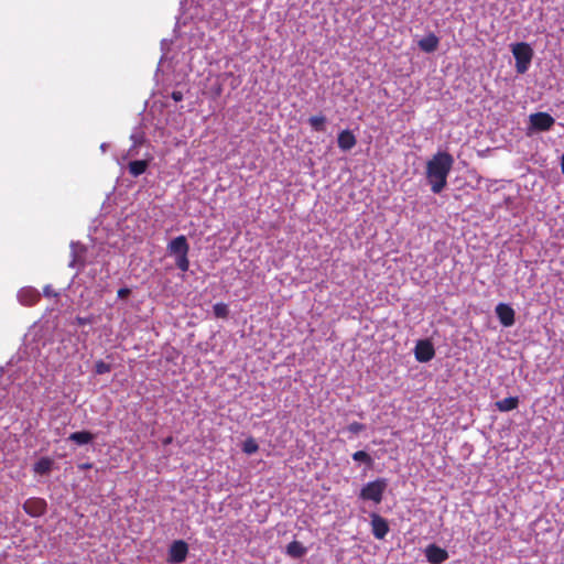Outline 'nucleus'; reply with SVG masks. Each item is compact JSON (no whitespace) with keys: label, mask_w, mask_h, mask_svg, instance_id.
I'll return each instance as SVG.
<instances>
[{"label":"nucleus","mask_w":564,"mask_h":564,"mask_svg":"<svg viewBox=\"0 0 564 564\" xmlns=\"http://www.w3.org/2000/svg\"><path fill=\"white\" fill-rule=\"evenodd\" d=\"M454 164L453 156L447 152H437L426 163V178L434 194L441 193L447 185Z\"/></svg>","instance_id":"obj_1"},{"label":"nucleus","mask_w":564,"mask_h":564,"mask_svg":"<svg viewBox=\"0 0 564 564\" xmlns=\"http://www.w3.org/2000/svg\"><path fill=\"white\" fill-rule=\"evenodd\" d=\"M189 245L185 236L181 235L172 239L167 245V252L174 257L176 267L186 272L189 269Z\"/></svg>","instance_id":"obj_2"},{"label":"nucleus","mask_w":564,"mask_h":564,"mask_svg":"<svg viewBox=\"0 0 564 564\" xmlns=\"http://www.w3.org/2000/svg\"><path fill=\"white\" fill-rule=\"evenodd\" d=\"M516 59V69L519 74H524L531 64L533 57L532 47L524 42L516 43L511 47Z\"/></svg>","instance_id":"obj_3"},{"label":"nucleus","mask_w":564,"mask_h":564,"mask_svg":"<svg viewBox=\"0 0 564 564\" xmlns=\"http://www.w3.org/2000/svg\"><path fill=\"white\" fill-rule=\"evenodd\" d=\"M387 486L388 481L384 478H378L373 481H370L361 488L360 498L364 500L373 501L375 503H380Z\"/></svg>","instance_id":"obj_4"},{"label":"nucleus","mask_w":564,"mask_h":564,"mask_svg":"<svg viewBox=\"0 0 564 564\" xmlns=\"http://www.w3.org/2000/svg\"><path fill=\"white\" fill-rule=\"evenodd\" d=\"M531 131H547L552 128L555 120L547 112H536L529 117Z\"/></svg>","instance_id":"obj_5"},{"label":"nucleus","mask_w":564,"mask_h":564,"mask_svg":"<svg viewBox=\"0 0 564 564\" xmlns=\"http://www.w3.org/2000/svg\"><path fill=\"white\" fill-rule=\"evenodd\" d=\"M187 553V543L183 540H176L171 544L169 549L167 562L171 564L183 563L186 560Z\"/></svg>","instance_id":"obj_6"},{"label":"nucleus","mask_w":564,"mask_h":564,"mask_svg":"<svg viewBox=\"0 0 564 564\" xmlns=\"http://www.w3.org/2000/svg\"><path fill=\"white\" fill-rule=\"evenodd\" d=\"M414 355L417 361L427 362L434 357L435 350L430 340H419L414 348Z\"/></svg>","instance_id":"obj_7"},{"label":"nucleus","mask_w":564,"mask_h":564,"mask_svg":"<svg viewBox=\"0 0 564 564\" xmlns=\"http://www.w3.org/2000/svg\"><path fill=\"white\" fill-rule=\"evenodd\" d=\"M371 529L376 539L382 540L389 532V525L384 518L377 513H371Z\"/></svg>","instance_id":"obj_8"},{"label":"nucleus","mask_w":564,"mask_h":564,"mask_svg":"<svg viewBox=\"0 0 564 564\" xmlns=\"http://www.w3.org/2000/svg\"><path fill=\"white\" fill-rule=\"evenodd\" d=\"M496 314L505 327H510L514 324V310L510 305L499 303L496 306Z\"/></svg>","instance_id":"obj_9"},{"label":"nucleus","mask_w":564,"mask_h":564,"mask_svg":"<svg viewBox=\"0 0 564 564\" xmlns=\"http://www.w3.org/2000/svg\"><path fill=\"white\" fill-rule=\"evenodd\" d=\"M425 556L431 564H442L448 558V553L435 544H430L425 549Z\"/></svg>","instance_id":"obj_10"},{"label":"nucleus","mask_w":564,"mask_h":564,"mask_svg":"<svg viewBox=\"0 0 564 564\" xmlns=\"http://www.w3.org/2000/svg\"><path fill=\"white\" fill-rule=\"evenodd\" d=\"M23 509L31 517H40L46 510V502L40 498H31L23 503Z\"/></svg>","instance_id":"obj_11"},{"label":"nucleus","mask_w":564,"mask_h":564,"mask_svg":"<svg viewBox=\"0 0 564 564\" xmlns=\"http://www.w3.org/2000/svg\"><path fill=\"white\" fill-rule=\"evenodd\" d=\"M18 299L23 305H33L40 299V293L33 288H23L18 293Z\"/></svg>","instance_id":"obj_12"},{"label":"nucleus","mask_w":564,"mask_h":564,"mask_svg":"<svg viewBox=\"0 0 564 564\" xmlns=\"http://www.w3.org/2000/svg\"><path fill=\"white\" fill-rule=\"evenodd\" d=\"M337 143L343 151H348L356 145L357 140L350 130H344L338 134Z\"/></svg>","instance_id":"obj_13"},{"label":"nucleus","mask_w":564,"mask_h":564,"mask_svg":"<svg viewBox=\"0 0 564 564\" xmlns=\"http://www.w3.org/2000/svg\"><path fill=\"white\" fill-rule=\"evenodd\" d=\"M440 40L434 33H430L419 41V47L426 53L434 52L438 46Z\"/></svg>","instance_id":"obj_14"},{"label":"nucleus","mask_w":564,"mask_h":564,"mask_svg":"<svg viewBox=\"0 0 564 564\" xmlns=\"http://www.w3.org/2000/svg\"><path fill=\"white\" fill-rule=\"evenodd\" d=\"M149 162L148 160H135L131 161L128 165L129 173L137 177L143 174L148 169Z\"/></svg>","instance_id":"obj_15"},{"label":"nucleus","mask_w":564,"mask_h":564,"mask_svg":"<svg viewBox=\"0 0 564 564\" xmlns=\"http://www.w3.org/2000/svg\"><path fill=\"white\" fill-rule=\"evenodd\" d=\"M306 553V547L299 541H292L286 546V554L293 558H300Z\"/></svg>","instance_id":"obj_16"},{"label":"nucleus","mask_w":564,"mask_h":564,"mask_svg":"<svg viewBox=\"0 0 564 564\" xmlns=\"http://www.w3.org/2000/svg\"><path fill=\"white\" fill-rule=\"evenodd\" d=\"M519 404L517 397L505 398L496 402V408L501 412H508L514 410Z\"/></svg>","instance_id":"obj_17"},{"label":"nucleus","mask_w":564,"mask_h":564,"mask_svg":"<svg viewBox=\"0 0 564 564\" xmlns=\"http://www.w3.org/2000/svg\"><path fill=\"white\" fill-rule=\"evenodd\" d=\"M68 440L75 442L78 445H86L93 442L94 435L87 431L74 432L68 436Z\"/></svg>","instance_id":"obj_18"},{"label":"nucleus","mask_w":564,"mask_h":564,"mask_svg":"<svg viewBox=\"0 0 564 564\" xmlns=\"http://www.w3.org/2000/svg\"><path fill=\"white\" fill-rule=\"evenodd\" d=\"M52 466H53L52 459H50L47 457H42L34 464L33 470L36 474L46 475L51 471Z\"/></svg>","instance_id":"obj_19"},{"label":"nucleus","mask_w":564,"mask_h":564,"mask_svg":"<svg viewBox=\"0 0 564 564\" xmlns=\"http://www.w3.org/2000/svg\"><path fill=\"white\" fill-rule=\"evenodd\" d=\"M130 138L132 140V145L128 150L127 155L128 156H135V155H138V151H137L138 147L141 145L143 143V141H144L143 133L141 131H134V132H132Z\"/></svg>","instance_id":"obj_20"},{"label":"nucleus","mask_w":564,"mask_h":564,"mask_svg":"<svg viewBox=\"0 0 564 564\" xmlns=\"http://www.w3.org/2000/svg\"><path fill=\"white\" fill-rule=\"evenodd\" d=\"M313 130L323 132L325 131L326 118L324 116H313L308 119Z\"/></svg>","instance_id":"obj_21"},{"label":"nucleus","mask_w":564,"mask_h":564,"mask_svg":"<svg viewBox=\"0 0 564 564\" xmlns=\"http://www.w3.org/2000/svg\"><path fill=\"white\" fill-rule=\"evenodd\" d=\"M213 310L216 317L225 318L228 315V306L224 303H216Z\"/></svg>","instance_id":"obj_22"},{"label":"nucleus","mask_w":564,"mask_h":564,"mask_svg":"<svg viewBox=\"0 0 564 564\" xmlns=\"http://www.w3.org/2000/svg\"><path fill=\"white\" fill-rule=\"evenodd\" d=\"M259 446L253 438H248L245 441L242 449L246 454H253L258 451Z\"/></svg>","instance_id":"obj_23"},{"label":"nucleus","mask_w":564,"mask_h":564,"mask_svg":"<svg viewBox=\"0 0 564 564\" xmlns=\"http://www.w3.org/2000/svg\"><path fill=\"white\" fill-rule=\"evenodd\" d=\"M70 250H72V261L69 262V267H76L77 262H78V252L79 250H82V246L77 242H72L70 243Z\"/></svg>","instance_id":"obj_24"},{"label":"nucleus","mask_w":564,"mask_h":564,"mask_svg":"<svg viewBox=\"0 0 564 564\" xmlns=\"http://www.w3.org/2000/svg\"><path fill=\"white\" fill-rule=\"evenodd\" d=\"M111 370V366L102 360H99L95 365V371L97 375L108 373Z\"/></svg>","instance_id":"obj_25"},{"label":"nucleus","mask_w":564,"mask_h":564,"mask_svg":"<svg viewBox=\"0 0 564 564\" xmlns=\"http://www.w3.org/2000/svg\"><path fill=\"white\" fill-rule=\"evenodd\" d=\"M352 459L356 462H362V463H367V464L371 463V457L365 451H358V452L354 453Z\"/></svg>","instance_id":"obj_26"},{"label":"nucleus","mask_w":564,"mask_h":564,"mask_svg":"<svg viewBox=\"0 0 564 564\" xmlns=\"http://www.w3.org/2000/svg\"><path fill=\"white\" fill-rule=\"evenodd\" d=\"M347 430L352 434H358L365 430V425L359 422H352L348 425Z\"/></svg>","instance_id":"obj_27"},{"label":"nucleus","mask_w":564,"mask_h":564,"mask_svg":"<svg viewBox=\"0 0 564 564\" xmlns=\"http://www.w3.org/2000/svg\"><path fill=\"white\" fill-rule=\"evenodd\" d=\"M59 349H63V357L64 358H68L76 350V349L68 350L67 340H62Z\"/></svg>","instance_id":"obj_28"},{"label":"nucleus","mask_w":564,"mask_h":564,"mask_svg":"<svg viewBox=\"0 0 564 564\" xmlns=\"http://www.w3.org/2000/svg\"><path fill=\"white\" fill-rule=\"evenodd\" d=\"M130 294V290L128 288H121L118 290V297L124 299Z\"/></svg>","instance_id":"obj_29"},{"label":"nucleus","mask_w":564,"mask_h":564,"mask_svg":"<svg viewBox=\"0 0 564 564\" xmlns=\"http://www.w3.org/2000/svg\"><path fill=\"white\" fill-rule=\"evenodd\" d=\"M171 97L174 101H181L183 99V94L178 90H175L172 93Z\"/></svg>","instance_id":"obj_30"},{"label":"nucleus","mask_w":564,"mask_h":564,"mask_svg":"<svg viewBox=\"0 0 564 564\" xmlns=\"http://www.w3.org/2000/svg\"><path fill=\"white\" fill-rule=\"evenodd\" d=\"M44 295L45 296H56V293L53 292L50 285L44 288Z\"/></svg>","instance_id":"obj_31"},{"label":"nucleus","mask_w":564,"mask_h":564,"mask_svg":"<svg viewBox=\"0 0 564 564\" xmlns=\"http://www.w3.org/2000/svg\"><path fill=\"white\" fill-rule=\"evenodd\" d=\"M76 323H77L78 325H85V324L90 323V319H89V318H86V317H77V318H76Z\"/></svg>","instance_id":"obj_32"},{"label":"nucleus","mask_w":564,"mask_h":564,"mask_svg":"<svg viewBox=\"0 0 564 564\" xmlns=\"http://www.w3.org/2000/svg\"><path fill=\"white\" fill-rule=\"evenodd\" d=\"M171 443H172V437H171V436H169V437H166V438H164V440H163V444H164V445H169V444H171Z\"/></svg>","instance_id":"obj_33"},{"label":"nucleus","mask_w":564,"mask_h":564,"mask_svg":"<svg viewBox=\"0 0 564 564\" xmlns=\"http://www.w3.org/2000/svg\"><path fill=\"white\" fill-rule=\"evenodd\" d=\"M561 170L562 173L564 174V154L561 156Z\"/></svg>","instance_id":"obj_34"},{"label":"nucleus","mask_w":564,"mask_h":564,"mask_svg":"<svg viewBox=\"0 0 564 564\" xmlns=\"http://www.w3.org/2000/svg\"><path fill=\"white\" fill-rule=\"evenodd\" d=\"M107 147H108V145H107V143H102V144L100 145V150H101L102 152H106Z\"/></svg>","instance_id":"obj_35"},{"label":"nucleus","mask_w":564,"mask_h":564,"mask_svg":"<svg viewBox=\"0 0 564 564\" xmlns=\"http://www.w3.org/2000/svg\"><path fill=\"white\" fill-rule=\"evenodd\" d=\"M89 467H90V465H89V464H85V465H83V468H89Z\"/></svg>","instance_id":"obj_36"}]
</instances>
